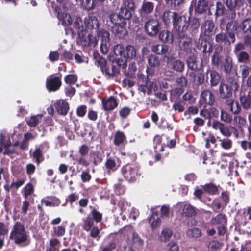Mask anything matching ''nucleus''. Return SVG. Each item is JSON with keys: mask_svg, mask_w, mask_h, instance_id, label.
Masks as SVG:
<instances>
[{"mask_svg": "<svg viewBox=\"0 0 251 251\" xmlns=\"http://www.w3.org/2000/svg\"><path fill=\"white\" fill-rule=\"evenodd\" d=\"M124 51L125 49L123 46L119 44L115 45L113 49V51L117 56H123Z\"/></svg>", "mask_w": 251, "mask_h": 251, "instance_id": "obj_59", "label": "nucleus"}, {"mask_svg": "<svg viewBox=\"0 0 251 251\" xmlns=\"http://www.w3.org/2000/svg\"><path fill=\"white\" fill-rule=\"evenodd\" d=\"M191 39L189 38L182 39L179 42V47L181 50L188 52L191 46Z\"/></svg>", "mask_w": 251, "mask_h": 251, "instance_id": "obj_31", "label": "nucleus"}, {"mask_svg": "<svg viewBox=\"0 0 251 251\" xmlns=\"http://www.w3.org/2000/svg\"><path fill=\"white\" fill-rule=\"evenodd\" d=\"M209 74L210 78V82L212 85H216L219 82L220 77L217 72L214 71H210L208 72L207 75ZM207 79H209L208 75L207 76Z\"/></svg>", "mask_w": 251, "mask_h": 251, "instance_id": "obj_35", "label": "nucleus"}, {"mask_svg": "<svg viewBox=\"0 0 251 251\" xmlns=\"http://www.w3.org/2000/svg\"><path fill=\"white\" fill-rule=\"evenodd\" d=\"M226 104L228 106L229 110L234 114H237L241 111V107L239 103L234 100L230 99L226 101Z\"/></svg>", "mask_w": 251, "mask_h": 251, "instance_id": "obj_17", "label": "nucleus"}, {"mask_svg": "<svg viewBox=\"0 0 251 251\" xmlns=\"http://www.w3.org/2000/svg\"><path fill=\"white\" fill-rule=\"evenodd\" d=\"M105 166L107 169H111L113 171L117 169V166L115 161L111 158H109L105 162Z\"/></svg>", "mask_w": 251, "mask_h": 251, "instance_id": "obj_62", "label": "nucleus"}, {"mask_svg": "<svg viewBox=\"0 0 251 251\" xmlns=\"http://www.w3.org/2000/svg\"><path fill=\"white\" fill-rule=\"evenodd\" d=\"M226 4L231 10H235L243 6L244 0H226Z\"/></svg>", "mask_w": 251, "mask_h": 251, "instance_id": "obj_26", "label": "nucleus"}, {"mask_svg": "<svg viewBox=\"0 0 251 251\" xmlns=\"http://www.w3.org/2000/svg\"><path fill=\"white\" fill-rule=\"evenodd\" d=\"M34 192V188L31 183H28L24 188L23 190V195L25 198L27 199L28 197L31 195Z\"/></svg>", "mask_w": 251, "mask_h": 251, "instance_id": "obj_43", "label": "nucleus"}, {"mask_svg": "<svg viewBox=\"0 0 251 251\" xmlns=\"http://www.w3.org/2000/svg\"><path fill=\"white\" fill-rule=\"evenodd\" d=\"M222 56L217 51H215L212 57V64L215 66H219L221 64Z\"/></svg>", "mask_w": 251, "mask_h": 251, "instance_id": "obj_48", "label": "nucleus"}, {"mask_svg": "<svg viewBox=\"0 0 251 251\" xmlns=\"http://www.w3.org/2000/svg\"><path fill=\"white\" fill-rule=\"evenodd\" d=\"M64 80L67 84H74L77 80V76L75 75H69L65 77Z\"/></svg>", "mask_w": 251, "mask_h": 251, "instance_id": "obj_61", "label": "nucleus"}, {"mask_svg": "<svg viewBox=\"0 0 251 251\" xmlns=\"http://www.w3.org/2000/svg\"><path fill=\"white\" fill-rule=\"evenodd\" d=\"M226 223V220L224 215L219 214L215 217H213L210 221L212 225H224Z\"/></svg>", "mask_w": 251, "mask_h": 251, "instance_id": "obj_29", "label": "nucleus"}, {"mask_svg": "<svg viewBox=\"0 0 251 251\" xmlns=\"http://www.w3.org/2000/svg\"><path fill=\"white\" fill-rule=\"evenodd\" d=\"M84 26L85 30H93L97 32L99 27V22L97 18L93 15H89L84 19Z\"/></svg>", "mask_w": 251, "mask_h": 251, "instance_id": "obj_9", "label": "nucleus"}, {"mask_svg": "<svg viewBox=\"0 0 251 251\" xmlns=\"http://www.w3.org/2000/svg\"><path fill=\"white\" fill-rule=\"evenodd\" d=\"M121 7L133 10L135 8V4L133 0H123Z\"/></svg>", "mask_w": 251, "mask_h": 251, "instance_id": "obj_60", "label": "nucleus"}, {"mask_svg": "<svg viewBox=\"0 0 251 251\" xmlns=\"http://www.w3.org/2000/svg\"><path fill=\"white\" fill-rule=\"evenodd\" d=\"M159 39L164 42L172 44L174 41V38L172 33L167 30L161 31L159 35Z\"/></svg>", "mask_w": 251, "mask_h": 251, "instance_id": "obj_25", "label": "nucleus"}, {"mask_svg": "<svg viewBox=\"0 0 251 251\" xmlns=\"http://www.w3.org/2000/svg\"><path fill=\"white\" fill-rule=\"evenodd\" d=\"M214 23L209 20L205 21L202 26V29L204 31V34L208 36H211L214 34Z\"/></svg>", "mask_w": 251, "mask_h": 251, "instance_id": "obj_23", "label": "nucleus"}, {"mask_svg": "<svg viewBox=\"0 0 251 251\" xmlns=\"http://www.w3.org/2000/svg\"><path fill=\"white\" fill-rule=\"evenodd\" d=\"M54 107L59 114L63 115L67 114L69 109V104L63 100H56L54 103Z\"/></svg>", "mask_w": 251, "mask_h": 251, "instance_id": "obj_15", "label": "nucleus"}, {"mask_svg": "<svg viewBox=\"0 0 251 251\" xmlns=\"http://www.w3.org/2000/svg\"><path fill=\"white\" fill-rule=\"evenodd\" d=\"M231 89L235 91L238 89V85L235 80H232V85L230 88L229 87L228 85L222 83L219 87L220 97L223 99L230 97L232 95Z\"/></svg>", "mask_w": 251, "mask_h": 251, "instance_id": "obj_7", "label": "nucleus"}, {"mask_svg": "<svg viewBox=\"0 0 251 251\" xmlns=\"http://www.w3.org/2000/svg\"><path fill=\"white\" fill-rule=\"evenodd\" d=\"M114 143L116 146H121L126 143V138L125 134L120 131H117L115 133Z\"/></svg>", "mask_w": 251, "mask_h": 251, "instance_id": "obj_20", "label": "nucleus"}, {"mask_svg": "<svg viewBox=\"0 0 251 251\" xmlns=\"http://www.w3.org/2000/svg\"><path fill=\"white\" fill-rule=\"evenodd\" d=\"M93 220L90 217L88 216L87 218L83 219L82 226L84 230L88 231L91 230L93 226Z\"/></svg>", "mask_w": 251, "mask_h": 251, "instance_id": "obj_41", "label": "nucleus"}, {"mask_svg": "<svg viewBox=\"0 0 251 251\" xmlns=\"http://www.w3.org/2000/svg\"><path fill=\"white\" fill-rule=\"evenodd\" d=\"M139 89L144 94L147 93L148 95H150L152 91H155L157 90V86L154 82L148 81L145 85L140 86Z\"/></svg>", "mask_w": 251, "mask_h": 251, "instance_id": "obj_16", "label": "nucleus"}, {"mask_svg": "<svg viewBox=\"0 0 251 251\" xmlns=\"http://www.w3.org/2000/svg\"><path fill=\"white\" fill-rule=\"evenodd\" d=\"M42 118V115L31 116L29 118L27 119L26 122L30 126L35 127L38 124Z\"/></svg>", "mask_w": 251, "mask_h": 251, "instance_id": "obj_39", "label": "nucleus"}, {"mask_svg": "<svg viewBox=\"0 0 251 251\" xmlns=\"http://www.w3.org/2000/svg\"><path fill=\"white\" fill-rule=\"evenodd\" d=\"M137 55V50L133 46L128 45L125 49L123 57L126 59H133Z\"/></svg>", "mask_w": 251, "mask_h": 251, "instance_id": "obj_18", "label": "nucleus"}, {"mask_svg": "<svg viewBox=\"0 0 251 251\" xmlns=\"http://www.w3.org/2000/svg\"><path fill=\"white\" fill-rule=\"evenodd\" d=\"M79 199V195L76 193H74L70 194L66 198V201L72 204L74 201Z\"/></svg>", "mask_w": 251, "mask_h": 251, "instance_id": "obj_64", "label": "nucleus"}, {"mask_svg": "<svg viewBox=\"0 0 251 251\" xmlns=\"http://www.w3.org/2000/svg\"><path fill=\"white\" fill-rule=\"evenodd\" d=\"M154 8V5L151 2L144 1L143 3L141 9L140 10V14L141 15H145L151 13Z\"/></svg>", "mask_w": 251, "mask_h": 251, "instance_id": "obj_28", "label": "nucleus"}, {"mask_svg": "<svg viewBox=\"0 0 251 251\" xmlns=\"http://www.w3.org/2000/svg\"><path fill=\"white\" fill-rule=\"evenodd\" d=\"M208 8L207 2L205 0H199L195 6V10L199 13L205 12Z\"/></svg>", "mask_w": 251, "mask_h": 251, "instance_id": "obj_33", "label": "nucleus"}, {"mask_svg": "<svg viewBox=\"0 0 251 251\" xmlns=\"http://www.w3.org/2000/svg\"><path fill=\"white\" fill-rule=\"evenodd\" d=\"M177 15L178 13L170 11L165 12L163 15V21L166 24H168L170 23L172 21L174 24V22L177 18Z\"/></svg>", "mask_w": 251, "mask_h": 251, "instance_id": "obj_27", "label": "nucleus"}, {"mask_svg": "<svg viewBox=\"0 0 251 251\" xmlns=\"http://www.w3.org/2000/svg\"><path fill=\"white\" fill-rule=\"evenodd\" d=\"M131 10L129 9L121 7L119 15H120L121 16H122L124 20L125 19H128L131 17Z\"/></svg>", "mask_w": 251, "mask_h": 251, "instance_id": "obj_54", "label": "nucleus"}, {"mask_svg": "<svg viewBox=\"0 0 251 251\" xmlns=\"http://www.w3.org/2000/svg\"><path fill=\"white\" fill-rule=\"evenodd\" d=\"M82 44L84 46H95L97 44V39L95 36L89 33L86 36L84 35L83 32L79 33Z\"/></svg>", "mask_w": 251, "mask_h": 251, "instance_id": "obj_12", "label": "nucleus"}, {"mask_svg": "<svg viewBox=\"0 0 251 251\" xmlns=\"http://www.w3.org/2000/svg\"><path fill=\"white\" fill-rule=\"evenodd\" d=\"M97 34L98 37H100L101 42L108 43L109 40V33L105 30H102L100 32L97 31Z\"/></svg>", "mask_w": 251, "mask_h": 251, "instance_id": "obj_49", "label": "nucleus"}, {"mask_svg": "<svg viewBox=\"0 0 251 251\" xmlns=\"http://www.w3.org/2000/svg\"><path fill=\"white\" fill-rule=\"evenodd\" d=\"M240 101L243 107L245 109H249L251 106V99L248 96H242L240 97Z\"/></svg>", "mask_w": 251, "mask_h": 251, "instance_id": "obj_50", "label": "nucleus"}, {"mask_svg": "<svg viewBox=\"0 0 251 251\" xmlns=\"http://www.w3.org/2000/svg\"><path fill=\"white\" fill-rule=\"evenodd\" d=\"M121 173L129 182H134L140 175L138 166L130 164L123 166L121 169Z\"/></svg>", "mask_w": 251, "mask_h": 251, "instance_id": "obj_3", "label": "nucleus"}, {"mask_svg": "<svg viewBox=\"0 0 251 251\" xmlns=\"http://www.w3.org/2000/svg\"><path fill=\"white\" fill-rule=\"evenodd\" d=\"M221 120L225 122L230 123L232 120V118L227 112L222 110L221 111Z\"/></svg>", "mask_w": 251, "mask_h": 251, "instance_id": "obj_56", "label": "nucleus"}, {"mask_svg": "<svg viewBox=\"0 0 251 251\" xmlns=\"http://www.w3.org/2000/svg\"><path fill=\"white\" fill-rule=\"evenodd\" d=\"M74 25L75 27L77 28L81 33L85 30L84 23L78 16H76L75 18Z\"/></svg>", "mask_w": 251, "mask_h": 251, "instance_id": "obj_42", "label": "nucleus"}, {"mask_svg": "<svg viewBox=\"0 0 251 251\" xmlns=\"http://www.w3.org/2000/svg\"><path fill=\"white\" fill-rule=\"evenodd\" d=\"M183 100L188 101L189 103H193L195 101V98L191 92H186L183 96Z\"/></svg>", "mask_w": 251, "mask_h": 251, "instance_id": "obj_63", "label": "nucleus"}, {"mask_svg": "<svg viewBox=\"0 0 251 251\" xmlns=\"http://www.w3.org/2000/svg\"><path fill=\"white\" fill-rule=\"evenodd\" d=\"M201 99L203 102L209 105H212L214 102V97L208 90H205L201 92Z\"/></svg>", "mask_w": 251, "mask_h": 251, "instance_id": "obj_24", "label": "nucleus"}, {"mask_svg": "<svg viewBox=\"0 0 251 251\" xmlns=\"http://www.w3.org/2000/svg\"><path fill=\"white\" fill-rule=\"evenodd\" d=\"M219 141L221 147L225 150H229L232 147V141L229 139H220Z\"/></svg>", "mask_w": 251, "mask_h": 251, "instance_id": "obj_46", "label": "nucleus"}, {"mask_svg": "<svg viewBox=\"0 0 251 251\" xmlns=\"http://www.w3.org/2000/svg\"><path fill=\"white\" fill-rule=\"evenodd\" d=\"M161 219L158 214L154 211L152 212V215L149 219V222L152 228H154L158 227L161 224Z\"/></svg>", "mask_w": 251, "mask_h": 251, "instance_id": "obj_21", "label": "nucleus"}, {"mask_svg": "<svg viewBox=\"0 0 251 251\" xmlns=\"http://www.w3.org/2000/svg\"><path fill=\"white\" fill-rule=\"evenodd\" d=\"M151 50L153 52L158 54H163L168 51V47L166 45L157 44L153 46Z\"/></svg>", "mask_w": 251, "mask_h": 251, "instance_id": "obj_34", "label": "nucleus"}, {"mask_svg": "<svg viewBox=\"0 0 251 251\" xmlns=\"http://www.w3.org/2000/svg\"><path fill=\"white\" fill-rule=\"evenodd\" d=\"M162 141V138L159 135H156L154 137L153 142L154 144V148L156 152L160 151H163V148L161 146L160 144Z\"/></svg>", "mask_w": 251, "mask_h": 251, "instance_id": "obj_51", "label": "nucleus"}, {"mask_svg": "<svg viewBox=\"0 0 251 251\" xmlns=\"http://www.w3.org/2000/svg\"><path fill=\"white\" fill-rule=\"evenodd\" d=\"M172 235V230L169 228H165L161 232L160 239L161 241L166 242L171 238Z\"/></svg>", "mask_w": 251, "mask_h": 251, "instance_id": "obj_40", "label": "nucleus"}, {"mask_svg": "<svg viewBox=\"0 0 251 251\" xmlns=\"http://www.w3.org/2000/svg\"><path fill=\"white\" fill-rule=\"evenodd\" d=\"M10 238L16 244L23 246H27L30 243L28 232L25 230V226L19 222L14 224Z\"/></svg>", "mask_w": 251, "mask_h": 251, "instance_id": "obj_1", "label": "nucleus"}, {"mask_svg": "<svg viewBox=\"0 0 251 251\" xmlns=\"http://www.w3.org/2000/svg\"><path fill=\"white\" fill-rule=\"evenodd\" d=\"M160 28L158 21L154 19L148 20L145 24V29L147 33L151 36L156 35Z\"/></svg>", "mask_w": 251, "mask_h": 251, "instance_id": "obj_6", "label": "nucleus"}, {"mask_svg": "<svg viewBox=\"0 0 251 251\" xmlns=\"http://www.w3.org/2000/svg\"><path fill=\"white\" fill-rule=\"evenodd\" d=\"M57 17L59 23L63 25H70L72 23V19L71 16L66 13L58 12Z\"/></svg>", "mask_w": 251, "mask_h": 251, "instance_id": "obj_19", "label": "nucleus"}, {"mask_svg": "<svg viewBox=\"0 0 251 251\" xmlns=\"http://www.w3.org/2000/svg\"><path fill=\"white\" fill-rule=\"evenodd\" d=\"M148 61L149 65L153 67L158 66L160 63L159 59L153 55L149 56Z\"/></svg>", "mask_w": 251, "mask_h": 251, "instance_id": "obj_55", "label": "nucleus"}, {"mask_svg": "<svg viewBox=\"0 0 251 251\" xmlns=\"http://www.w3.org/2000/svg\"><path fill=\"white\" fill-rule=\"evenodd\" d=\"M219 186H216L213 183L206 184L202 186L203 190L211 195H214L218 191Z\"/></svg>", "mask_w": 251, "mask_h": 251, "instance_id": "obj_38", "label": "nucleus"}, {"mask_svg": "<svg viewBox=\"0 0 251 251\" xmlns=\"http://www.w3.org/2000/svg\"><path fill=\"white\" fill-rule=\"evenodd\" d=\"M189 25V19L184 15H180L178 14L173 24L174 28L179 32L187 31Z\"/></svg>", "mask_w": 251, "mask_h": 251, "instance_id": "obj_5", "label": "nucleus"}, {"mask_svg": "<svg viewBox=\"0 0 251 251\" xmlns=\"http://www.w3.org/2000/svg\"><path fill=\"white\" fill-rule=\"evenodd\" d=\"M94 58L95 65L100 67L101 70L104 69V67L107 65L105 59L101 57L98 52L94 53Z\"/></svg>", "mask_w": 251, "mask_h": 251, "instance_id": "obj_30", "label": "nucleus"}, {"mask_svg": "<svg viewBox=\"0 0 251 251\" xmlns=\"http://www.w3.org/2000/svg\"><path fill=\"white\" fill-rule=\"evenodd\" d=\"M235 55L238 62L240 63L246 62L249 59V55L248 53L244 51H241L240 52L235 54Z\"/></svg>", "mask_w": 251, "mask_h": 251, "instance_id": "obj_44", "label": "nucleus"}, {"mask_svg": "<svg viewBox=\"0 0 251 251\" xmlns=\"http://www.w3.org/2000/svg\"><path fill=\"white\" fill-rule=\"evenodd\" d=\"M33 157L36 159L37 164L40 163L43 160V157L42 156L41 151L39 149H36L33 153Z\"/></svg>", "mask_w": 251, "mask_h": 251, "instance_id": "obj_58", "label": "nucleus"}, {"mask_svg": "<svg viewBox=\"0 0 251 251\" xmlns=\"http://www.w3.org/2000/svg\"><path fill=\"white\" fill-rule=\"evenodd\" d=\"M223 66L226 73H230L233 67L232 59L229 56H226L224 59Z\"/></svg>", "mask_w": 251, "mask_h": 251, "instance_id": "obj_36", "label": "nucleus"}, {"mask_svg": "<svg viewBox=\"0 0 251 251\" xmlns=\"http://www.w3.org/2000/svg\"><path fill=\"white\" fill-rule=\"evenodd\" d=\"M167 63L170 65L171 68L175 71L178 72H182L184 69V64L183 61L176 59L173 57L167 58Z\"/></svg>", "mask_w": 251, "mask_h": 251, "instance_id": "obj_13", "label": "nucleus"}, {"mask_svg": "<svg viewBox=\"0 0 251 251\" xmlns=\"http://www.w3.org/2000/svg\"><path fill=\"white\" fill-rule=\"evenodd\" d=\"M102 104L105 111H110L117 107L118 103L116 98L111 96L107 99L102 100Z\"/></svg>", "mask_w": 251, "mask_h": 251, "instance_id": "obj_14", "label": "nucleus"}, {"mask_svg": "<svg viewBox=\"0 0 251 251\" xmlns=\"http://www.w3.org/2000/svg\"><path fill=\"white\" fill-rule=\"evenodd\" d=\"M176 208L181 210V214L186 217H192L195 215V208L188 203H179L176 205Z\"/></svg>", "mask_w": 251, "mask_h": 251, "instance_id": "obj_10", "label": "nucleus"}, {"mask_svg": "<svg viewBox=\"0 0 251 251\" xmlns=\"http://www.w3.org/2000/svg\"><path fill=\"white\" fill-rule=\"evenodd\" d=\"M54 234L57 236H62L65 234L66 226L62 224L60 226L53 227Z\"/></svg>", "mask_w": 251, "mask_h": 251, "instance_id": "obj_47", "label": "nucleus"}, {"mask_svg": "<svg viewBox=\"0 0 251 251\" xmlns=\"http://www.w3.org/2000/svg\"><path fill=\"white\" fill-rule=\"evenodd\" d=\"M187 234L189 237L197 238L201 235V231L198 228H193L189 229L187 231Z\"/></svg>", "mask_w": 251, "mask_h": 251, "instance_id": "obj_53", "label": "nucleus"}, {"mask_svg": "<svg viewBox=\"0 0 251 251\" xmlns=\"http://www.w3.org/2000/svg\"><path fill=\"white\" fill-rule=\"evenodd\" d=\"M101 71L110 76H114L119 73V69L116 66L113 65H106Z\"/></svg>", "mask_w": 251, "mask_h": 251, "instance_id": "obj_32", "label": "nucleus"}, {"mask_svg": "<svg viewBox=\"0 0 251 251\" xmlns=\"http://www.w3.org/2000/svg\"><path fill=\"white\" fill-rule=\"evenodd\" d=\"M111 23L113 25L112 30L114 33L119 35L125 30V22L124 18L116 13H111L109 16Z\"/></svg>", "mask_w": 251, "mask_h": 251, "instance_id": "obj_4", "label": "nucleus"}, {"mask_svg": "<svg viewBox=\"0 0 251 251\" xmlns=\"http://www.w3.org/2000/svg\"><path fill=\"white\" fill-rule=\"evenodd\" d=\"M241 75L243 79L246 78L250 74L251 68L247 65H243L241 66Z\"/></svg>", "mask_w": 251, "mask_h": 251, "instance_id": "obj_57", "label": "nucleus"}, {"mask_svg": "<svg viewBox=\"0 0 251 251\" xmlns=\"http://www.w3.org/2000/svg\"><path fill=\"white\" fill-rule=\"evenodd\" d=\"M210 112L214 114L218 115V112L215 108H211L210 110L203 109L201 111L200 114L206 119H210L211 117Z\"/></svg>", "mask_w": 251, "mask_h": 251, "instance_id": "obj_52", "label": "nucleus"}, {"mask_svg": "<svg viewBox=\"0 0 251 251\" xmlns=\"http://www.w3.org/2000/svg\"><path fill=\"white\" fill-rule=\"evenodd\" d=\"M188 67L189 69L195 70L198 69L196 58L194 55L190 56L187 60Z\"/></svg>", "mask_w": 251, "mask_h": 251, "instance_id": "obj_45", "label": "nucleus"}, {"mask_svg": "<svg viewBox=\"0 0 251 251\" xmlns=\"http://www.w3.org/2000/svg\"><path fill=\"white\" fill-rule=\"evenodd\" d=\"M227 30L229 39L226 34L221 33L217 34L216 36V42L218 43H224L225 44L230 45L231 43H234L235 42L236 38L234 34L232 32L233 30H228L226 28Z\"/></svg>", "mask_w": 251, "mask_h": 251, "instance_id": "obj_8", "label": "nucleus"}, {"mask_svg": "<svg viewBox=\"0 0 251 251\" xmlns=\"http://www.w3.org/2000/svg\"><path fill=\"white\" fill-rule=\"evenodd\" d=\"M226 28L232 29L235 32L242 31L245 34L251 33V19L247 18L241 23L236 21L229 22L226 25Z\"/></svg>", "mask_w": 251, "mask_h": 251, "instance_id": "obj_2", "label": "nucleus"}, {"mask_svg": "<svg viewBox=\"0 0 251 251\" xmlns=\"http://www.w3.org/2000/svg\"><path fill=\"white\" fill-rule=\"evenodd\" d=\"M246 123L245 118L241 116H236L233 118V124L239 129L245 126Z\"/></svg>", "mask_w": 251, "mask_h": 251, "instance_id": "obj_37", "label": "nucleus"}, {"mask_svg": "<svg viewBox=\"0 0 251 251\" xmlns=\"http://www.w3.org/2000/svg\"><path fill=\"white\" fill-rule=\"evenodd\" d=\"M61 84V79L58 77L48 78L46 81V86L49 92L57 90Z\"/></svg>", "mask_w": 251, "mask_h": 251, "instance_id": "obj_11", "label": "nucleus"}, {"mask_svg": "<svg viewBox=\"0 0 251 251\" xmlns=\"http://www.w3.org/2000/svg\"><path fill=\"white\" fill-rule=\"evenodd\" d=\"M11 146V145L10 141H8L6 143H4L3 137L1 134V138L0 140V152H1L3 149H4V151L3 152L4 154H12L14 153V151L10 149Z\"/></svg>", "mask_w": 251, "mask_h": 251, "instance_id": "obj_22", "label": "nucleus"}]
</instances>
